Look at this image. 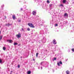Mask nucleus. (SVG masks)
<instances>
[{
    "mask_svg": "<svg viewBox=\"0 0 74 74\" xmlns=\"http://www.w3.org/2000/svg\"><path fill=\"white\" fill-rule=\"evenodd\" d=\"M28 25L29 26H30L31 27H32V28H34L35 27V26L33 25V24L31 23H29L28 24Z\"/></svg>",
    "mask_w": 74,
    "mask_h": 74,
    "instance_id": "nucleus-1",
    "label": "nucleus"
},
{
    "mask_svg": "<svg viewBox=\"0 0 74 74\" xmlns=\"http://www.w3.org/2000/svg\"><path fill=\"white\" fill-rule=\"evenodd\" d=\"M16 37L18 38H21V34L20 33H19L18 34L16 35Z\"/></svg>",
    "mask_w": 74,
    "mask_h": 74,
    "instance_id": "nucleus-2",
    "label": "nucleus"
},
{
    "mask_svg": "<svg viewBox=\"0 0 74 74\" xmlns=\"http://www.w3.org/2000/svg\"><path fill=\"white\" fill-rule=\"evenodd\" d=\"M64 16H65V18H68V14L67 13H65L64 14Z\"/></svg>",
    "mask_w": 74,
    "mask_h": 74,
    "instance_id": "nucleus-3",
    "label": "nucleus"
},
{
    "mask_svg": "<svg viewBox=\"0 0 74 74\" xmlns=\"http://www.w3.org/2000/svg\"><path fill=\"white\" fill-rule=\"evenodd\" d=\"M7 42H10V43H11L12 42H13L12 40H7Z\"/></svg>",
    "mask_w": 74,
    "mask_h": 74,
    "instance_id": "nucleus-4",
    "label": "nucleus"
},
{
    "mask_svg": "<svg viewBox=\"0 0 74 74\" xmlns=\"http://www.w3.org/2000/svg\"><path fill=\"white\" fill-rule=\"evenodd\" d=\"M42 40V41H45H45H46V39L45 37H44L43 38V39Z\"/></svg>",
    "mask_w": 74,
    "mask_h": 74,
    "instance_id": "nucleus-5",
    "label": "nucleus"
},
{
    "mask_svg": "<svg viewBox=\"0 0 74 74\" xmlns=\"http://www.w3.org/2000/svg\"><path fill=\"white\" fill-rule=\"evenodd\" d=\"M32 14L34 15H36V12L34 11H33L32 12Z\"/></svg>",
    "mask_w": 74,
    "mask_h": 74,
    "instance_id": "nucleus-6",
    "label": "nucleus"
},
{
    "mask_svg": "<svg viewBox=\"0 0 74 74\" xmlns=\"http://www.w3.org/2000/svg\"><path fill=\"white\" fill-rule=\"evenodd\" d=\"M53 44H56V40L55 39H54L53 40Z\"/></svg>",
    "mask_w": 74,
    "mask_h": 74,
    "instance_id": "nucleus-7",
    "label": "nucleus"
},
{
    "mask_svg": "<svg viewBox=\"0 0 74 74\" xmlns=\"http://www.w3.org/2000/svg\"><path fill=\"white\" fill-rule=\"evenodd\" d=\"M12 18L13 19H15V15L12 16Z\"/></svg>",
    "mask_w": 74,
    "mask_h": 74,
    "instance_id": "nucleus-8",
    "label": "nucleus"
},
{
    "mask_svg": "<svg viewBox=\"0 0 74 74\" xmlns=\"http://www.w3.org/2000/svg\"><path fill=\"white\" fill-rule=\"evenodd\" d=\"M66 74H69L70 73V72L69 71H66Z\"/></svg>",
    "mask_w": 74,
    "mask_h": 74,
    "instance_id": "nucleus-9",
    "label": "nucleus"
},
{
    "mask_svg": "<svg viewBox=\"0 0 74 74\" xmlns=\"http://www.w3.org/2000/svg\"><path fill=\"white\" fill-rule=\"evenodd\" d=\"M2 38H3V35L0 36V41L2 39Z\"/></svg>",
    "mask_w": 74,
    "mask_h": 74,
    "instance_id": "nucleus-10",
    "label": "nucleus"
},
{
    "mask_svg": "<svg viewBox=\"0 0 74 74\" xmlns=\"http://www.w3.org/2000/svg\"><path fill=\"white\" fill-rule=\"evenodd\" d=\"M66 2V0H64L62 1V3H65Z\"/></svg>",
    "mask_w": 74,
    "mask_h": 74,
    "instance_id": "nucleus-11",
    "label": "nucleus"
},
{
    "mask_svg": "<svg viewBox=\"0 0 74 74\" xmlns=\"http://www.w3.org/2000/svg\"><path fill=\"white\" fill-rule=\"evenodd\" d=\"M31 73V71H28L27 72V74H30Z\"/></svg>",
    "mask_w": 74,
    "mask_h": 74,
    "instance_id": "nucleus-12",
    "label": "nucleus"
},
{
    "mask_svg": "<svg viewBox=\"0 0 74 74\" xmlns=\"http://www.w3.org/2000/svg\"><path fill=\"white\" fill-rule=\"evenodd\" d=\"M3 50L5 51V49H6V48L5 47H3Z\"/></svg>",
    "mask_w": 74,
    "mask_h": 74,
    "instance_id": "nucleus-13",
    "label": "nucleus"
},
{
    "mask_svg": "<svg viewBox=\"0 0 74 74\" xmlns=\"http://www.w3.org/2000/svg\"><path fill=\"white\" fill-rule=\"evenodd\" d=\"M12 24H6V25L8 26H9L10 25H12Z\"/></svg>",
    "mask_w": 74,
    "mask_h": 74,
    "instance_id": "nucleus-14",
    "label": "nucleus"
},
{
    "mask_svg": "<svg viewBox=\"0 0 74 74\" xmlns=\"http://www.w3.org/2000/svg\"><path fill=\"white\" fill-rule=\"evenodd\" d=\"M18 45V43H14V45Z\"/></svg>",
    "mask_w": 74,
    "mask_h": 74,
    "instance_id": "nucleus-15",
    "label": "nucleus"
},
{
    "mask_svg": "<svg viewBox=\"0 0 74 74\" xmlns=\"http://www.w3.org/2000/svg\"><path fill=\"white\" fill-rule=\"evenodd\" d=\"M56 58H54V59L53 60V61H54V60H56Z\"/></svg>",
    "mask_w": 74,
    "mask_h": 74,
    "instance_id": "nucleus-16",
    "label": "nucleus"
},
{
    "mask_svg": "<svg viewBox=\"0 0 74 74\" xmlns=\"http://www.w3.org/2000/svg\"><path fill=\"white\" fill-rule=\"evenodd\" d=\"M44 63V62H42L40 64V65H42V63Z\"/></svg>",
    "mask_w": 74,
    "mask_h": 74,
    "instance_id": "nucleus-17",
    "label": "nucleus"
},
{
    "mask_svg": "<svg viewBox=\"0 0 74 74\" xmlns=\"http://www.w3.org/2000/svg\"><path fill=\"white\" fill-rule=\"evenodd\" d=\"M38 53H36V57H37V56H38Z\"/></svg>",
    "mask_w": 74,
    "mask_h": 74,
    "instance_id": "nucleus-18",
    "label": "nucleus"
},
{
    "mask_svg": "<svg viewBox=\"0 0 74 74\" xmlns=\"http://www.w3.org/2000/svg\"><path fill=\"white\" fill-rule=\"evenodd\" d=\"M59 63H60V64H62V61H60Z\"/></svg>",
    "mask_w": 74,
    "mask_h": 74,
    "instance_id": "nucleus-19",
    "label": "nucleus"
},
{
    "mask_svg": "<svg viewBox=\"0 0 74 74\" xmlns=\"http://www.w3.org/2000/svg\"><path fill=\"white\" fill-rule=\"evenodd\" d=\"M47 3H49V1L48 0H47Z\"/></svg>",
    "mask_w": 74,
    "mask_h": 74,
    "instance_id": "nucleus-20",
    "label": "nucleus"
},
{
    "mask_svg": "<svg viewBox=\"0 0 74 74\" xmlns=\"http://www.w3.org/2000/svg\"><path fill=\"white\" fill-rule=\"evenodd\" d=\"M2 62V60H1L0 59V63H1V62Z\"/></svg>",
    "mask_w": 74,
    "mask_h": 74,
    "instance_id": "nucleus-21",
    "label": "nucleus"
},
{
    "mask_svg": "<svg viewBox=\"0 0 74 74\" xmlns=\"http://www.w3.org/2000/svg\"><path fill=\"white\" fill-rule=\"evenodd\" d=\"M27 30L28 31H30V28H27Z\"/></svg>",
    "mask_w": 74,
    "mask_h": 74,
    "instance_id": "nucleus-22",
    "label": "nucleus"
},
{
    "mask_svg": "<svg viewBox=\"0 0 74 74\" xmlns=\"http://www.w3.org/2000/svg\"><path fill=\"white\" fill-rule=\"evenodd\" d=\"M21 32H22V31H24V29H23L22 28V30H21Z\"/></svg>",
    "mask_w": 74,
    "mask_h": 74,
    "instance_id": "nucleus-23",
    "label": "nucleus"
},
{
    "mask_svg": "<svg viewBox=\"0 0 74 74\" xmlns=\"http://www.w3.org/2000/svg\"><path fill=\"white\" fill-rule=\"evenodd\" d=\"M72 51H73V52H74V49H72Z\"/></svg>",
    "mask_w": 74,
    "mask_h": 74,
    "instance_id": "nucleus-24",
    "label": "nucleus"
},
{
    "mask_svg": "<svg viewBox=\"0 0 74 74\" xmlns=\"http://www.w3.org/2000/svg\"><path fill=\"white\" fill-rule=\"evenodd\" d=\"M57 64H58V65L59 66H60V64H59V63H57Z\"/></svg>",
    "mask_w": 74,
    "mask_h": 74,
    "instance_id": "nucleus-25",
    "label": "nucleus"
},
{
    "mask_svg": "<svg viewBox=\"0 0 74 74\" xmlns=\"http://www.w3.org/2000/svg\"><path fill=\"white\" fill-rule=\"evenodd\" d=\"M55 26H58V24H56Z\"/></svg>",
    "mask_w": 74,
    "mask_h": 74,
    "instance_id": "nucleus-26",
    "label": "nucleus"
},
{
    "mask_svg": "<svg viewBox=\"0 0 74 74\" xmlns=\"http://www.w3.org/2000/svg\"><path fill=\"white\" fill-rule=\"evenodd\" d=\"M52 5L51 4H50L49 5V6L50 7H51V6H52Z\"/></svg>",
    "mask_w": 74,
    "mask_h": 74,
    "instance_id": "nucleus-27",
    "label": "nucleus"
},
{
    "mask_svg": "<svg viewBox=\"0 0 74 74\" xmlns=\"http://www.w3.org/2000/svg\"><path fill=\"white\" fill-rule=\"evenodd\" d=\"M18 68H19V67H20V66L19 65H18Z\"/></svg>",
    "mask_w": 74,
    "mask_h": 74,
    "instance_id": "nucleus-28",
    "label": "nucleus"
},
{
    "mask_svg": "<svg viewBox=\"0 0 74 74\" xmlns=\"http://www.w3.org/2000/svg\"><path fill=\"white\" fill-rule=\"evenodd\" d=\"M61 6H62V7H63V5L61 4Z\"/></svg>",
    "mask_w": 74,
    "mask_h": 74,
    "instance_id": "nucleus-29",
    "label": "nucleus"
},
{
    "mask_svg": "<svg viewBox=\"0 0 74 74\" xmlns=\"http://www.w3.org/2000/svg\"><path fill=\"white\" fill-rule=\"evenodd\" d=\"M21 20H18V22H21Z\"/></svg>",
    "mask_w": 74,
    "mask_h": 74,
    "instance_id": "nucleus-30",
    "label": "nucleus"
},
{
    "mask_svg": "<svg viewBox=\"0 0 74 74\" xmlns=\"http://www.w3.org/2000/svg\"><path fill=\"white\" fill-rule=\"evenodd\" d=\"M4 7V5H3L2 6V7Z\"/></svg>",
    "mask_w": 74,
    "mask_h": 74,
    "instance_id": "nucleus-31",
    "label": "nucleus"
},
{
    "mask_svg": "<svg viewBox=\"0 0 74 74\" xmlns=\"http://www.w3.org/2000/svg\"><path fill=\"white\" fill-rule=\"evenodd\" d=\"M41 70H42V67H41Z\"/></svg>",
    "mask_w": 74,
    "mask_h": 74,
    "instance_id": "nucleus-32",
    "label": "nucleus"
},
{
    "mask_svg": "<svg viewBox=\"0 0 74 74\" xmlns=\"http://www.w3.org/2000/svg\"><path fill=\"white\" fill-rule=\"evenodd\" d=\"M12 73V71H11V73Z\"/></svg>",
    "mask_w": 74,
    "mask_h": 74,
    "instance_id": "nucleus-33",
    "label": "nucleus"
},
{
    "mask_svg": "<svg viewBox=\"0 0 74 74\" xmlns=\"http://www.w3.org/2000/svg\"><path fill=\"white\" fill-rule=\"evenodd\" d=\"M1 34V31H0V34Z\"/></svg>",
    "mask_w": 74,
    "mask_h": 74,
    "instance_id": "nucleus-34",
    "label": "nucleus"
},
{
    "mask_svg": "<svg viewBox=\"0 0 74 74\" xmlns=\"http://www.w3.org/2000/svg\"><path fill=\"white\" fill-rule=\"evenodd\" d=\"M67 60H68V59H67L66 60V62H67Z\"/></svg>",
    "mask_w": 74,
    "mask_h": 74,
    "instance_id": "nucleus-35",
    "label": "nucleus"
},
{
    "mask_svg": "<svg viewBox=\"0 0 74 74\" xmlns=\"http://www.w3.org/2000/svg\"><path fill=\"white\" fill-rule=\"evenodd\" d=\"M5 19H6V16H5Z\"/></svg>",
    "mask_w": 74,
    "mask_h": 74,
    "instance_id": "nucleus-36",
    "label": "nucleus"
},
{
    "mask_svg": "<svg viewBox=\"0 0 74 74\" xmlns=\"http://www.w3.org/2000/svg\"><path fill=\"white\" fill-rule=\"evenodd\" d=\"M67 4H69V2H67Z\"/></svg>",
    "mask_w": 74,
    "mask_h": 74,
    "instance_id": "nucleus-37",
    "label": "nucleus"
},
{
    "mask_svg": "<svg viewBox=\"0 0 74 74\" xmlns=\"http://www.w3.org/2000/svg\"><path fill=\"white\" fill-rule=\"evenodd\" d=\"M21 10H22V8H21Z\"/></svg>",
    "mask_w": 74,
    "mask_h": 74,
    "instance_id": "nucleus-38",
    "label": "nucleus"
},
{
    "mask_svg": "<svg viewBox=\"0 0 74 74\" xmlns=\"http://www.w3.org/2000/svg\"><path fill=\"white\" fill-rule=\"evenodd\" d=\"M33 60H34V59H33Z\"/></svg>",
    "mask_w": 74,
    "mask_h": 74,
    "instance_id": "nucleus-39",
    "label": "nucleus"
},
{
    "mask_svg": "<svg viewBox=\"0 0 74 74\" xmlns=\"http://www.w3.org/2000/svg\"><path fill=\"white\" fill-rule=\"evenodd\" d=\"M10 74H12V73H10Z\"/></svg>",
    "mask_w": 74,
    "mask_h": 74,
    "instance_id": "nucleus-40",
    "label": "nucleus"
},
{
    "mask_svg": "<svg viewBox=\"0 0 74 74\" xmlns=\"http://www.w3.org/2000/svg\"><path fill=\"white\" fill-rule=\"evenodd\" d=\"M38 69H39V68H38Z\"/></svg>",
    "mask_w": 74,
    "mask_h": 74,
    "instance_id": "nucleus-41",
    "label": "nucleus"
},
{
    "mask_svg": "<svg viewBox=\"0 0 74 74\" xmlns=\"http://www.w3.org/2000/svg\"><path fill=\"white\" fill-rule=\"evenodd\" d=\"M73 3H74V2H73Z\"/></svg>",
    "mask_w": 74,
    "mask_h": 74,
    "instance_id": "nucleus-42",
    "label": "nucleus"
}]
</instances>
